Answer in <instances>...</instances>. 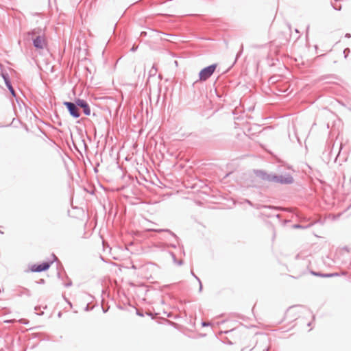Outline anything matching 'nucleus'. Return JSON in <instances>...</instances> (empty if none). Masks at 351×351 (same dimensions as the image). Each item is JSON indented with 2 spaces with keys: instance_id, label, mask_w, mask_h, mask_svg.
Segmentation results:
<instances>
[{
  "instance_id": "ddd939ff",
  "label": "nucleus",
  "mask_w": 351,
  "mask_h": 351,
  "mask_svg": "<svg viewBox=\"0 0 351 351\" xmlns=\"http://www.w3.org/2000/svg\"><path fill=\"white\" fill-rule=\"evenodd\" d=\"M170 254L172 257L173 262L174 264L181 266L183 264L182 260H177L176 255L173 252H170Z\"/></svg>"
},
{
  "instance_id": "423d86ee",
  "label": "nucleus",
  "mask_w": 351,
  "mask_h": 351,
  "mask_svg": "<svg viewBox=\"0 0 351 351\" xmlns=\"http://www.w3.org/2000/svg\"><path fill=\"white\" fill-rule=\"evenodd\" d=\"M51 263L44 262L39 265H33L30 267V271L32 272H41L47 270L51 265Z\"/></svg>"
},
{
  "instance_id": "f704fd0d",
  "label": "nucleus",
  "mask_w": 351,
  "mask_h": 351,
  "mask_svg": "<svg viewBox=\"0 0 351 351\" xmlns=\"http://www.w3.org/2000/svg\"><path fill=\"white\" fill-rule=\"evenodd\" d=\"M71 136L73 137V132H71Z\"/></svg>"
},
{
  "instance_id": "473e14b6",
  "label": "nucleus",
  "mask_w": 351,
  "mask_h": 351,
  "mask_svg": "<svg viewBox=\"0 0 351 351\" xmlns=\"http://www.w3.org/2000/svg\"><path fill=\"white\" fill-rule=\"evenodd\" d=\"M340 145H341L340 149H342V143H340Z\"/></svg>"
},
{
  "instance_id": "7c9ffc66",
  "label": "nucleus",
  "mask_w": 351,
  "mask_h": 351,
  "mask_svg": "<svg viewBox=\"0 0 351 351\" xmlns=\"http://www.w3.org/2000/svg\"><path fill=\"white\" fill-rule=\"evenodd\" d=\"M295 228H300V225H295Z\"/></svg>"
},
{
  "instance_id": "a878e982",
  "label": "nucleus",
  "mask_w": 351,
  "mask_h": 351,
  "mask_svg": "<svg viewBox=\"0 0 351 351\" xmlns=\"http://www.w3.org/2000/svg\"><path fill=\"white\" fill-rule=\"evenodd\" d=\"M346 38H350V34L349 33H347L345 36Z\"/></svg>"
},
{
  "instance_id": "f257e3e1",
  "label": "nucleus",
  "mask_w": 351,
  "mask_h": 351,
  "mask_svg": "<svg viewBox=\"0 0 351 351\" xmlns=\"http://www.w3.org/2000/svg\"><path fill=\"white\" fill-rule=\"evenodd\" d=\"M28 36H31L33 45L36 49H43L46 47L47 41L41 29H34L28 33Z\"/></svg>"
},
{
  "instance_id": "0eeeda50",
  "label": "nucleus",
  "mask_w": 351,
  "mask_h": 351,
  "mask_svg": "<svg viewBox=\"0 0 351 351\" xmlns=\"http://www.w3.org/2000/svg\"><path fill=\"white\" fill-rule=\"evenodd\" d=\"M3 77L4 79V81H5V85L6 86L8 87V88L9 89L10 93L13 95V96H16V93H15V91L11 84V82L8 78V77L7 75H3Z\"/></svg>"
},
{
  "instance_id": "a211bd4d",
  "label": "nucleus",
  "mask_w": 351,
  "mask_h": 351,
  "mask_svg": "<svg viewBox=\"0 0 351 351\" xmlns=\"http://www.w3.org/2000/svg\"><path fill=\"white\" fill-rule=\"evenodd\" d=\"M157 69L153 65L152 69L150 70V74L154 75L156 73Z\"/></svg>"
},
{
  "instance_id": "6e6552de",
  "label": "nucleus",
  "mask_w": 351,
  "mask_h": 351,
  "mask_svg": "<svg viewBox=\"0 0 351 351\" xmlns=\"http://www.w3.org/2000/svg\"><path fill=\"white\" fill-rule=\"evenodd\" d=\"M97 120L99 121V124L106 125L107 132H109L108 121L105 117H104L103 116H99V117L97 118Z\"/></svg>"
},
{
  "instance_id": "20e7f679",
  "label": "nucleus",
  "mask_w": 351,
  "mask_h": 351,
  "mask_svg": "<svg viewBox=\"0 0 351 351\" xmlns=\"http://www.w3.org/2000/svg\"><path fill=\"white\" fill-rule=\"evenodd\" d=\"M275 183L280 184H291L293 182V177L289 174L283 175H276Z\"/></svg>"
},
{
  "instance_id": "2eb2a0df",
  "label": "nucleus",
  "mask_w": 351,
  "mask_h": 351,
  "mask_svg": "<svg viewBox=\"0 0 351 351\" xmlns=\"http://www.w3.org/2000/svg\"><path fill=\"white\" fill-rule=\"evenodd\" d=\"M289 137L290 140L293 141L294 139H296L300 145H301V141L300 139V137L297 135V133H292L291 134L289 133Z\"/></svg>"
},
{
  "instance_id": "9b49d317",
  "label": "nucleus",
  "mask_w": 351,
  "mask_h": 351,
  "mask_svg": "<svg viewBox=\"0 0 351 351\" xmlns=\"http://www.w3.org/2000/svg\"><path fill=\"white\" fill-rule=\"evenodd\" d=\"M340 0H333L331 1V5L336 10H341V5L339 3Z\"/></svg>"
},
{
  "instance_id": "6ab92c4d",
  "label": "nucleus",
  "mask_w": 351,
  "mask_h": 351,
  "mask_svg": "<svg viewBox=\"0 0 351 351\" xmlns=\"http://www.w3.org/2000/svg\"><path fill=\"white\" fill-rule=\"evenodd\" d=\"M349 52H350V49L348 48H346V49H344L343 53H344L345 58L347 57Z\"/></svg>"
},
{
  "instance_id": "72a5a7b5",
  "label": "nucleus",
  "mask_w": 351,
  "mask_h": 351,
  "mask_svg": "<svg viewBox=\"0 0 351 351\" xmlns=\"http://www.w3.org/2000/svg\"><path fill=\"white\" fill-rule=\"evenodd\" d=\"M103 311H104V313H106V312L107 311V310H106V309H103Z\"/></svg>"
},
{
  "instance_id": "b1692460",
  "label": "nucleus",
  "mask_w": 351,
  "mask_h": 351,
  "mask_svg": "<svg viewBox=\"0 0 351 351\" xmlns=\"http://www.w3.org/2000/svg\"><path fill=\"white\" fill-rule=\"evenodd\" d=\"M170 246H171V247H174V248H175V247H176V244H174V243H171V244L170 245Z\"/></svg>"
},
{
  "instance_id": "4468645a",
  "label": "nucleus",
  "mask_w": 351,
  "mask_h": 351,
  "mask_svg": "<svg viewBox=\"0 0 351 351\" xmlns=\"http://www.w3.org/2000/svg\"><path fill=\"white\" fill-rule=\"evenodd\" d=\"M274 177H276V174L267 173L265 181L275 182L276 178Z\"/></svg>"
},
{
  "instance_id": "7ed1b4c3",
  "label": "nucleus",
  "mask_w": 351,
  "mask_h": 351,
  "mask_svg": "<svg viewBox=\"0 0 351 351\" xmlns=\"http://www.w3.org/2000/svg\"><path fill=\"white\" fill-rule=\"evenodd\" d=\"M64 106H65L69 112V114L74 118H78L80 116L78 106L76 105V103H73L70 101H64L63 103Z\"/></svg>"
},
{
  "instance_id": "9d476101",
  "label": "nucleus",
  "mask_w": 351,
  "mask_h": 351,
  "mask_svg": "<svg viewBox=\"0 0 351 351\" xmlns=\"http://www.w3.org/2000/svg\"><path fill=\"white\" fill-rule=\"evenodd\" d=\"M93 135H94V138L95 139H97V138H99L98 139V141L97 143H99L100 141H101V139L104 137V141H106V136L108 134V133H106V135L104 136L103 134L102 133H97V132H95V133H93Z\"/></svg>"
},
{
  "instance_id": "393cba45",
  "label": "nucleus",
  "mask_w": 351,
  "mask_h": 351,
  "mask_svg": "<svg viewBox=\"0 0 351 351\" xmlns=\"http://www.w3.org/2000/svg\"><path fill=\"white\" fill-rule=\"evenodd\" d=\"M5 322L12 323V322H14V320H6V321H5Z\"/></svg>"
},
{
  "instance_id": "5701e85b",
  "label": "nucleus",
  "mask_w": 351,
  "mask_h": 351,
  "mask_svg": "<svg viewBox=\"0 0 351 351\" xmlns=\"http://www.w3.org/2000/svg\"><path fill=\"white\" fill-rule=\"evenodd\" d=\"M71 285V282H69L65 285L66 287H70Z\"/></svg>"
},
{
  "instance_id": "c85d7f7f",
  "label": "nucleus",
  "mask_w": 351,
  "mask_h": 351,
  "mask_svg": "<svg viewBox=\"0 0 351 351\" xmlns=\"http://www.w3.org/2000/svg\"><path fill=\"white\" fill-rule=\"evenodd\" d=\"M39 282L43 284L45 282V280L43 279H41Z\"/></svg>"
},
{
  "instance_id": "f8f14e48",
  "label": "nucleus",
  "mask_w": 351,
  "mask_h": 351,
  "mask_svg": "<svg viewBox=\"0 0 351 351\" xmlns=\"http://www.w3.org/2000/svg\"><path fill=\"white\" fill-rule=\"evenodd\" d=\"M155 232H168L169 234H171L173 237H174L176 239V240H178V237L173 233L172 232L171 230H168V229H158V230H153Z\"/></svg>"
},
{
  "instance_id": "4be33fe9",
  "label": "nucleus",
  "mask_w": 351,
  "mask_h": 351,
  "mask_svg": "<svg viewBox=\"0 0 351 351\" xmlns=\"http://www.w3.org/2000/svg\"><path fill=\"white\" fill-rule=\"evenodd\" d=\"M265 208H269V209H276L274 207H273V206H265Z\"/></svg>"
},
{
  "instance_id": "cd10ccee",
  "label": "nucleus",
  "mask_w": 351,
  "mask_h": 351,
  "mask_svg": "<svg viewBox=\"0 0 351 351\" xmlns=\"http://www.w3.org/2000/svg\"><path fill=\"white\" fill-rule=\"evenodd\" d=\"M331 274H333V276H337L339 275L337 273H331Z\"/></svg>"
},
{
  "instance_id": "bb28decb",
  "label": "nucleus",
  "mask_w": 351,
  "mask_h": 351,
  "mask_svg": "<svg viewBox=\"0 0 351 351\" xmlns=\"http://www.w3.org/2000/svg\"><path fill=\"white\" fill-rule=\"evenodd\" d=\"M85 311H89V306H88V305H87V306H86V307L85 308Z\"/></svg>"
},
{
  "instance_id": "dca6fc26",
  "label": "nucleus",
  "mask_w": 351,
  "mask_h": 351,
  "mask_svg": "<svg viewBox=\"0 0 351 351\" xmlns=\"http://www.w3.org/2000/svg\"><path fill=\"white\" fill-rule=\"evenodd\" d=\"M313 274L315 276H322V277H324V278L333 277V274H331V273L330 274H320V273L313 272Z\"/></svg>"
},
{
  "instance_id": "1a4fd4ad",
  "label": "nucleus",
  "mask_w": 351,
  "mask_h": 351,
  "mask_svg": "<svg viewBox=\"0 0 351 351\" xmlns=\"http://www.w3.org/2000/svg\"><path fill=\"white\" fill-rule=\"evenodd\" d=\"M256 176L260 178H261L263 180H265L267 173L263 171V170H256L254 171Z\"/></svg>"
},
{
  "instance_id": "39448f33",
  "label": "nucleus",
  "mask_w": 351,
  "mask_h": 351,
  "mask_svg": "<svg viewBox=\"0 0 351 351\" xmlns=\"http://www.w3.org/2000/svg\"><path fill=\"white\" fill-rule=\"evenodd\" d=\"M75 103L78 107L82 108L83 112L85 115H90V108L86 101L81 99H77L75 100Z\"/></svg>"
},
{
  "instance_id": "aec40b11",
  "label": "nucleus",
  "mask_w": 351,
  "mask_h": 351,
  "mask_svg": "<svg viewBox=\"0 0 351 351\" xmlns=\"http://www.w3.org/2000/svg\"><path fill=\"white\" fill-rule=\"evenodd\" d=\"M242 51H243V46H241V49L240 51L237 53V58H238L241 54Z\"/></svg>"
},
{
  "instance_id": "c756f323",
  "label": "nucleus",
  "mask_w": 351,
  "mask_h": 351,
  "mask_svg": "<svg viewBox=\"0 0 351 351\" xmlns=\"http://www.w3.org/2000/svg\"><path fill=\"white\" fill-rule=\"evenodd\" d=\"M66 302H68V304H69L71 306H72L71 303L69 301H67V300H66Z\"/></svg>"
},
{
  "instance_id": "f3484780",
  "label": "nucleus",
  "mask_w": 351,
  "mask_h": 351,
  "mask_svg": "<svg viewBox=\"0 0 351 351\" xmlns=\"http://www.w3.org/2000/svg\"><path fill=\"white\" fill-rule=\"evenodd\" d=\"M191 274H192V275H193V276H194V277L197 280V281L199 282V292H200V291H202V282H201L200 279H199L197 276H195V274H194L193 271H191Z\"/></svg>"
},
{
  "instance_id": "412c9836",
  "label": "nucleus",
  "mask_w": 351,
  "mask_h": 351,
  "mask_svg": "<svg viewBox=\"0 0 351 351\" xmlns=\"http://www.w3.org/2000/svg\"><path fill=\"white\" fill-rule=\"evenodd\" d=\"M209 324H210L209 323H208V322H203L202 323V325L203 326H208Z\"/></svg>"
},
{
  "instance_id": "f03ea898",
  "label": "nucleus",
  "mask_w": 351,
  "mask_h": 351,
  "mask_svg": "<svg viewBox=\"0 0 351 351\" xmlns=\"http://www.w3.org/2000/svg\"><path fill=\"white\" fill-rule=\"evenodd\" d=\"M217 67V64H213L202 69L199 73V80L194 82L193 86H194L199 81L205 82L209 79L215 71Z\"/></svg>"
},
{
  "instance_id": "2f4dec72",
  "label": "nucleus",
  "mask_w": 351,
  "mask_h": 351,
  "mask_svg": "<svg viewBox=\"0 0 351 351\" xmlns=\"http://www.w3.org/2000/svg\"><path fill=\"white\" fill-rule=\"evenodd\" d=\"M263 351H269V348H267L266 350H264Z\"/></svg>"
}]
</instances>
